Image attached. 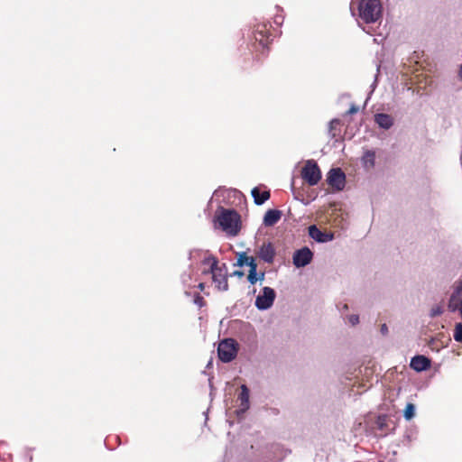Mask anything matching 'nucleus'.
I'll list each match as a JSON object with an SVG mask.
<instances>
[{
    "label": "nucleus",
    "instance_id": "obj_1",
    "mask_svg": "<svg viewBox=\"0 0 462 462\" xmlns=\"http://www.w3.org/2000/svg\"><path fill=\"white\" fill-rule=\"evenodd\" d=\"M358 11V24L362 26V23L367 25L363 27V30L373 35L374 32L371 30L370 24L381 23L383 18V5L380 0H359L357 3Z\"/></svg>",
    "mask_w": 462,
    "mask_h": 462
},
{
    "label": "nucleus",
    "instance_id": "obj_2",
    "mask_svg": "<svg viewBox=\"0 0 462 462\" xmlns=\"http://www.w3.org/2000/svg\"><path fill=\"white\" fill-rule=\"evenodd\" d=\"M217 222L223 231L231 236L237 235L240 229V216L230 209H223L217 216Z\"/></svg>",
    "mask_w": 462,
    "mask_h": 462
},
{
    "label": "nucleus",
    "instance_id": "obj_3",
    "mask_svg": "<svg viewBox=\"0 0 462 462\" xmlns=\"http://www.w3.org/2000/svg\"><path fill=\"white\" fill-rule=\"evenodd\" d=\"M210 274L212 281L219 291H226L228 289L226 266L225 263L219 264L217 260H211Z\"/></svg>",
    "mask_w": 462,
    "mask_h": 462
},
{
    "label": "nucleus",
    "instance_id": "obj_4",
    "mask_svg": "<svg viewBox=\"0 0 462 462\" xmlns=\"http://www.w3.org/2000/svg\"><path fill=\"white\" fill-rule=\"evenodd\" d=\"M302 179L310 186L318 184L321 179V172L316 162L309 160L301 171Z\"/></svg>",
    "mask_w": 462,
    "mask_h": 462
},
{
    "label": "nucleus",
    "instance_id": "obj_5",
    "mask_svg": "<svg viewBox=\"0 0 462 462\" xmlns=\"http://www.w3.org/2000/svg\"><path fill=\"white\" fill-rule=\"evenodd\" d=\"M275 297L276 293L273 288L263 287L256 297L255 307L260 310H266L273 306Z\"/></svg>",
    "mask_w": 462,
    "mask_h": 462
},
{
    "label": "nucleus",
    "instance_id": "obj_6",
    "mask_svg": "<svg viewBox=\"0 0 462 462\" xmlns=\"http://www.w3.org/2000/svg\"><path fill=\"white\" fill-rule=\"evenodd\" d=\"M218 356L225 363L231 362L236 356L235 341L233 339H225L221 341L217 348Z\"/></svg>",
    "mask_w": 462,
    "mask_h": 462
},
{
    "label": "nucleus",
    "instance_id": "obj_7",
    "mask_svg": "<svg viewBox=\"0 0 462 462\" xmlns=\"http://www.w3.org/2000/svg\"><path fill=\"white\" fill-rule=\"evenodd\" d=\"M313 252L307 246L296 250L292 256V262L295 267L302 268L311 263Z\"/></svg>",
    "mask_w": 462,
    "mask_h": 462
},
{
    "label": "nucleus",
    "instance_id": "obj_8",
    "mask_svg": "<svg viewBox=\"0 0 462 462\" xmlns=\"http://www.w3.org/2000/svg\"><path fill=\"white\" fill-rule=\"evenodd\" d=\"M327 180L333 189L340 191L345 188L346 175L339 168L331 169Z\"/></svg>",
    "mask_w": 462,
    "mask_h": 462
},
{
    "label": "nucleus",
    "instance_id": "obj_9",
    "mask_svg": "<svg viewBox=\"0 0 462 462\" xmlns=\"http://www.w3.org/2000/svg\"><path fill=\"white\" fill-rule=\"evenodd\" d=\"M462 307V280L456 283L454 291L449 298L448 309L451 312H456Z\"/></svg>",
    "mask_w": 462,
    "mask_h": 462
},
{
    "label": "nucleus",
    "instance_id": "obj_10",
    "mask_svg": "<svg viewBox=\"0 0 462 462\" xmlns=\"http://www.w3.org/2000/svg\"><path fill=\"white\" fill-rule=\"evenodd\" d=\"M309 236L318 243H327L334 239L333 233L323 232L316 225L309 226Z\"/></svg>",
    "mask_w": 462,
    "mask_h": 462
},
{
    "label": "nucleus",
    "instance_id": "obj_11",
    "mask_svg": "<svg viewBox=\"0 0 462 462\" xmlns=\"http://www.w3.org/2000/svg\"><path fill=\"white\" fill-rule=\"evenodd\" d=\"M240 390L241 392L237 397V401L239 402L238 414L245 412L250 407V393L248 387L245 384H242Z\"/></svg>",
    "mask_w": 462,
    "mask_h": 462
},
{
    "label": "nucleus",
    "instance_id": "obj_12",
    "mask_svg": "<svg viewBox=\"0 0 462 462\" xmlns=\"http://www.w3.org/2000/svg\"><path fill=\"white\" fill-rule=\"evenodd\" d=\"M410 365L416 372L426 371L430 367V360L424 356H416L411 358Z\"/></svg>",
    "mask_w": 462,
    "mask_h": 462
},
{
    "label": "nucleus",
    "instance_id": "obj_13",
    "mask_svg": "<svg viewBox=\"0 0 462 462\" xmlns=\"http://www.w3.org/2000/svg\"><path fill=\"white\" fill-rule=\"evenodd\" d=\"M258 256L265 263H271L273 262L275 252L272 244H263L257 253Z\"/></svg>",
    "mask_w": 462,
    "mask_h": 462
},
{
    "label": "nucleus",
    "instance_id": "obj_14",
    "mask_svg": "<svg viewBox=\"0 0 462 462\" xmlns=\"http://www.w3.org/2000/svg\"><path fill=\"white\" fill-rule=\"evenodd\" d=\"M375 151L365 149L363 152V155L361 157V164L363 168L366 171L372 170L375 165Z\"/></svg>",
    "mask_w": 462,
    "mask_h": 462
},
{
    "label": "nucleus",
    "instance_id": "obj_15",
    "mask_svg": "<svg viewBox=\"0 0 462 462\" xmlns=\"http://www.w3.org/2000/svg\"><path fill=\"white\" fill-rule=\"evenodd\" d=\"M374 122L379 127L388 130L393 125V118L390 115L379 113L374 116Z\"/></svg>",
    "mask_w": 462,
    "mask_h": 462
},
{
    "label": "nucleus",
    "instance_id": "obj_16",
    "mask_svg": "<svg viewBox=\"0 0 462 462\" xmlns=\"http://www.w3.org/2000/svg\"><path fill=\"white\" fill-rule=\"evenodd\" d=\"M282 213L277 209H269L263 217V224L266 226L275 225L281 218Z\"/></svg>",
    "mask_w": 462,
    "mask_h": 462
},
{
    "label": "nucleus",
    "instance_id": "obj_17",
    "mask_svg": "<svg viewBox=\"0 0 462 462\" xmlns=\"http://www.w3.org/2000/svg\"><path fill=\"white\" fill-rule=\"evenodd\" d=\"M251 193L256 205L263 204L270 198L269 191L260 193L258 188H254Z\"/></svg>",
    "mask_w": 462,
    "mask_h": 462
},
{
    "label": "nucleus",
    "instance_id": "obj_18",
    "mask_svg": "<svg viewBox=\"0 0 462 462\" xmlns=\"http://www.w3.org/2000/svg\"><path fill=\"white\" fill-rule=\"evenodd\" d=\"M267 31L265 29V26H263L262 29H257L255 31V40L258 41L260 42V44L263 46V47H265L267 45Z\"/></svg>",
    "mask_w": 462,
    "mask_h": 462
},
{
    "label": "nucleus",
    "instance_id": "obj_19",
    "mask_svg": "<svg viewBox=\"0 0 462 462\" xmlns=\"http://www.w3.org/2000/svg\"><path fill=\"white\" fill-rule=\"evenodd\" d=\"M415 416V406L412 403H407L404 411L403 417L407 420H411Z\"/></svg>",
    "mask_w": 462,
    "mask_h": 462
},
{
    "label": "nucleus",
    "instance_id": "obj_20",
    "mask_svg": "<svg viewBox=\"0 0 462 462\" xmlns=\"http://www.w3.org/2000/svg\"><path fill=\"white\" fill-rule=\"evenodd\" d=\"M247 279L251 284H254L258 280L263 281L264 279V273H260L258 277L257 271L249 270Z\"/></svg>",
    "mask_w": 462,
    "mask_h": 462
},
{
    "label": "nucleus",
    "instance_id": "obj_21",
    "mask_svg": "<svg viewBox=\"0 0 462 462\" xmlns=\"http://www.w3.org/2000/svg\"><path fill=\"white\" fill-rule=\"evenodd\" d=\"M206 251L199 249H193L189 251V258L190 261H198L203 259V254Z\"/></svg>",
    "mask_w": 462,
    "mask_h": 462
},
{
    "label": "nucleus",
    "instance_id": "obj_22",
    "mask_svg": "<svg viewBox=\"0 0 462 462\" xmlns=\"http://www.w3.org/2000/svg\"><path fill=\"white\" fill-rule=\"evenodd\" d=\"M453 337L457 342H462V323L456 324Z\"/></svg>",
    "mask_w": 462,
    "mask_h": 462
},
{
    "label": "nucleus",
    "instance_id": "obj_23",
    "mask_svg": "<svg viewBox=\"0 0 462 462\" xmlns=\"http://www.w3.org/2000/svg\"><path fill=\"white\" fill-rule=\"evenodd\" d=\"M217 260L214 256H212L208 252H205L203 254V259L201 260L202 264L204 266H209V270H211V262L210 261Z\"/></svg>",
    "mask_w": 462,
    "mask_h": 462
},
{
    "label": "nucleus",
    "instance_id": "obj_24",
    "mask_svg": "<svg viewBox=\"0 0 462 462\" xmlns=\"http://www.w3.org/2000/svg\"><path fill=\"white\" fill-rule=\"evenodd\" d=\"M340 121L338 119H333L329 122V134L332 137L337 135L336 128L339 125Z\"/></svg>",
    "mask_w": 462,
    "mask_h": 462
},
{
    "label": "nucleus",
    "instance_id": "obj_25",
    "mask_svg": "<svg viewBox=\"0 0 462 462\" xmlns=\"http://www.w3.org/2000/svg\"><path fill=\"white\" fill-rule=\"evenodd\" d=\"M251 256H247L245 253H242L239 254L238 260H237V265L238 266H244L247 265Z\"/></svg>",
    "mask_w": 462,
    "mask_h": 462
},
{
    "label": "nucleus",
    "instance_id": "obj_26",
    "mask_svg": "<svg viewBox=\"0 0 462 462\" xmlns=\"http://www.w3.org/2000/svg\"><path fill=\"white\" fill-rule=\"evenodd\" d=\"M348 322L352 325V326H355L356 324L359 323V316L356 315V314H352L350 316H348Z\"/></svg>",
    "mask_w": 462,
    "mask_h": 462
},
{
    "label": "nucleus",
    "instance_id": "obj_27",
    "mask_svg": "<svg viewBox=\"0 0 462 462\" xmlns=\"http://www.w3.org/2000/svg\"><path fill=\"white\" fill-rule=\"evenodd\" d=\"M247 266L250 267V270L257 271V263L254 257L250 258Z\"/></svg>",
    "mask_w": 462,
    "mask_h": 462
},
{
    "label": "nucleus",
    "instance_id": "obj_28",
    "mask_svg": "<svg viewBox=\"0 0 462 462\" xmlns=\"http://www.w3.org/2000/svg\"><path fill=\"white\" fill-rule=\"evenodd\" d=\"M359 110L358 106H355V105H352L349 108V110L347 111V114L349 115H353V114H356L357 113Z\"/></svg>",
    "mask_w": 462,
    "mask_h": 462
},
{
    "label": "nucleus",
    "instance_id": "obj_29",
    "mask_svg": "<svg viewBox=\"0 0 462 462\" xmlns=\"http://www.w3.org/2000/svg\"><path fill=\"white\" fill-rule=\"evenodd\" d=\"M441 312L442 311H441L440 308H439V307L438 308H434V309L431 310V316L432 317L438 316V315L441 314Z\"/></svg>",
    "mask_w": 462,
    "mask_h": 462
},
{
    "label": "nucleus",
    "instance_id": "obj_30",
    "mask_svg": "<svg viewBox=\"0 0 462 462\" xmlns=\"http://www.w3.org/2000/svg\"><path fill=\"white\" fill-rule=\"evenodd\" d=\"M380 331L383 335H386L388 333V327L386 326V324H383L381 326Z\"/></svg>",
    "mask_w": 462,
    "mask_h": 462
},
{
    "label": "nucleus",
    "instance_id": "obj_31",
    "mask_svg": "<svg viewBox=\"0 0 462 462\" xmlns=\"http://www.w3.org/2000/svg\"><path fill=\"white\" fill-rule=\"evenodd\" d=\"M203 299L200 297V296H197L194 302L199 306H201V302H202Z\"/></svg>",
    "mask_w": 462,
    "mask_h": 462
},
{
    "label": "nucleus",
    "instance_id": "obj_32",
    "mask_svg": "<svg viewBox=\"0 0 462 462\" xmlns=\"http://www.w3.org/2000/svg\"><path fill=\"white\" fill-rule=\"evenodd\" d=\"M202 273H204V274H208V273H210L209 266H208V268H206V267H205V268L202 270Z\"/></svg>",
    "mask_w": 462,
    "mask_h": 462
},
{
    "label": "nucleus",
    "instance_id": "obj_33",
    "mask_svg": "<svg viewBox=\"0 0 462 462\" xmlns=\"http://www.w3.org/2000/svg\"><path fill=\"white\" fill-rule=\"evenodd\" d=\"M234 275L243 276V275H244V273H243V272L236 271V272H234Z\"/></svg>",
    "mask_w": 462,
    "mask_h": 462
},
{
    "label": "nucleus",
    "instance_id": "obj_34",
    "mask_svg": "<svg viewBox=\"0 0 462 462\" xmlns=\"http://www.w3.org/2000/svg\"><path fill=\"white\" fill-rule=\"evenodd\" d=\"M383 39H384L383 37H382L381 39L374 38V41L376 43H380V42H382L383 41Z\"/></svg>",
    "mask_w": 462,
    "mask_h": 462
},
{
    "label": "nucleus",
    "instance_id": "obj_35",
    "mask_svg": "<svg viewBox=\"0 0 462 462\" xmlns=\"http://www.w3.org/2000/svg\"><path fill=\"white\" fill-rule=\"evenodd\" d=\"M188 279H190V277H189V275H184V276L182 277V281H183V282H186L188 281Z\"/></svg>",
    "mask_w": 462,
    "mask_h": 462
},
{
    "label": "nucleus",
    "instance_id": "obj_36",
    "mask_svg": "<svg viewBox=\"0 0 462 462\" xmlns=\"http://www.w3.org/2000/svg\"><path fill=\"white\" fill-rule=\"evenodd\" d=\"M204 287H205V284H204L203 282H200V283L199 284V288L201 291H203V290H204Z\"/></svg>",
    "mask_w": 462,
    "mask_h": 462
},
{
    "label": "nucleus",
    "instance_id": "obj_37",
    "mask_svg": "<svg viewBox=\"0 0 462 462\" xmlns=\"http://www.w3.org/2000/svg\"><path fill=\"white\" fill-rule=\"evenodd\" d=\"M457 311H458V312H459V314H460V316H461V318H462V307H461V308H459V309H457Z\"/></svg>",
    "mask_w": 462,
    "mask_h": 462
},
{
    "label": "nucleus",
    "instance_id": "obj_38",
    "mask_svg": "<svg viewBox=\"0 0 462 462\" xmlns=\"http://www.w3.org/2000/svg\"><path fill=\"white\" fill-rule=\"evenodd\" d=\"M459 77L462 79V65H461L460 69H459Z\"/></svg>",
    "mask_w": 462,
    "mask_h": 462
},
{
    "label": "nucleus",
    "instance_id": "obj_39",
    "mask_svg": "<svg viewBox=\"0 0 462 462\" xmlns=\"http://www.w3.org/2000/svg\"><path fill=\"white\" fill-rule=\"evenodd\" d=\"M343 308H344V310H347V305L345 304Z\"/></svg>",
    "mask_w": 462,
    "mask_h": 462
}]
</instances>
